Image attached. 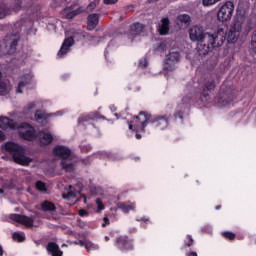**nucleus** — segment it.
Returning a JSON list of instances; mask_svg holds the SVG:
<instances>
[{
	"instance_id": "f257e3e1",
	"label": "nucleus",
	"mask_w": 256,
	"mask_h": 256,
	"mask_svg": "<svg viewBox=\"0 0 256 256\" xmlns=\"http://www.w3.org/2000/svg\"><path fill=\"white\" fill-rule=\"evenodd\" d=\"M169 119L171 115L165 114L162 116H152L147 112L141 111L139 115L134 116L129 122V129L134 131L136 139H143L142 133H145V129L149 123H151L156 129L164 131L169 127Z\"/></svg>"
},
{
	"instance_id": "f03ea898",
	"label": "nucleus",
	"mask_w": 256,
	"mask_h": 256,
	"mask_svg": "<svg viewBox=\"0 0 256 256\" xmlns=\"http://www.w3.org/2000/svg\"><path fill=\"white\" fill-rule=\"evenodd\" d=\"M4 151L12 156L14 163H17V165L26 166L32 161L30 157L25 156L23 147L15 142H6L4 144Z\"/></svg>"
},
{
	"instance_id": "7ed1b4c3",
	"label": "nucleus",
	"mask_w": 256,
	"mask_h": 256,
	"mask_svg": "<svg viewBox=\"0 0 256 256\" xmlns=\"http://www.w3.org/2000/svg\"><path fill=\"white\" fill-rule=\"evenodd\" d=\"M241 31H243V18L235 17L228 30L227 43L235 44L236 41H239Z\"/></svg>"
},
{
	"instance_id": "20e7f679",
	"label": "nucleus",
	"mask_w": 256,
	"mask_h": 256,
	"mask_svg": "<svg viewBox=\"0 0 256 256\" xmlns=\"http://www.w3.org/2000/svg\"><path fill=\"white\" fill-rule=\"evenodd\" d=\"M235 11V5L232 1L225 2L220 9L218 10L217 17L218 20L222 23L225 21H231V17H233V12Z\"/></svg>"
},
{
	"instance_id": "39448f33",
	"label": "nucleus",
	"mask_w": 256,
	"mask_h": 256,
	"mask_svg": "<svg viewBox=\"0 0 256 256\" xmlns=\"http://www.w3.org/2000/svg\"><path fill=\"white\" fill-rule=\"evenodd\" d=\"M207 43H210L212 49L216 47H221L227 41V34L223 29H219L214 34H207Z\"/></svg>"
},
{
	"instance_id": "423d86ee",
	"label": "nucleus",
	"mask_w": 256,
	"mask_h": 256,
	"mask_svg": "<svg viewBox=\"0 0 256 256\" xmlns=\"http://www.w3.org/2000/svg\"><path fill=\"white\" fill-rule=\"evenodd\" d=\"M215 101L218 107H227V105L233 103V94H231V91L225 90V88L221 86Z\"/></svg>"
},
{
	"instance_id": "0eeeda50",
	"label": "nucleus",
	"mask_w": 256,
	"mask_h": 256,
	"mask_svg": "<svg viewBox=\"0 0 256 256\" xmlns=\"http://www.w3.org/2000/svg\"><path fill=\"white\" fill-rule=\"evenodd\" d=\"M207 35L209 33H205V29L202 26L194 25L189 29V38L193 42L207 41Z\"/></svg>"
},
{
	"instance_id": "6e6552de",
	"label": "nucleus",
	"mask_w": 256,
	"mask_h": 256,
	"mask_svg": "<svg viewBox=\"0 0 256 256\" xmlns=\"http://www.w3.org/2000/svg\"><path fill=\"white\" fill-rule=\"evenodd\" d=\"M179 61H181V53L177 51L170 52L168 55H166L164 61V71L171 73V71L175 69V64L179 63Z\"/></svg>"
},
{
	"instance_id": "1a4fd4ad",
	"label": "nucleus",
	"mask_w": 256,
	"mask_h": 256,
	"mask_svg": "<svg viewBox=\"0 0 256 256\" xmlns=\"http://www.w3.org/2000/svg\"><path fill=\"white\" fill-rule=\"evenodd\" d=\"M21 129H27L26 131H19V137L24 139L25 141H33L37 139V132L35 131V127L31 126V124L27 122H23L20 124Z\"/></svg>"
},
{
	"instance_id": "9d476101",
	"label": "nucleus",
	"mask_w": 256,
	"mask_h": 256,
	"mask_svg": "<svg viewBox=\"0 0 256 256\" xmlns=\"http://www.w3.org/2000/svg\"><path fill=\"white\" fill-rule=\"evenodd\" d=\"M115 247L120 251H133V240L129 239V236H119L116 238Z\"/></svg>"
},
{
	"instance_id": "9b49d317",
	"label": "nucleus",
	"mask_w": 256,
	"mask_h": 256,
	"mask_svg": "<svg viewBox=\"0 0 256 256\" xmlns=\"http://www.w3.org/2000/svg\"><path fill=\"white\" fill-rule=\"evenodd\" d=\"M215 90V80L207 81L202 89L199 100L201 103H211V91Z\"/></svg>"
},
{
	"instance_id": "f8f14e48",
	"label": "nucleus",
	"mask_w": 256,
	"mask_h": 256,
	"mask_svg": "<svg viewBox=\"0 0 256 256\" xmlns=\"http://www.w3.org/2000/svg\"><path fill=\"white\" fill-rule=\"evenodd\" d=\"M11 221H15L16 223H20L25 227H33L35 223V216H27L23 214H11L10 217Z\"/></svg>"
},
{
	"instance_id": "ddd939ff",
	"label": "nucleus",
	"mask_w": 256,
	"mask_h": 256,
	"mask_svg": "<svg viewBox=\"0 0 256 256\" xmlns=\"http://www.w3.org/2000/svg\"><path fill=\"white\" fill-rule=\"evenodd\" d=\"M73 45H75V39H73L72 36L64 39L60 50L57 53V57L59 59H63L64 55H67V53H69V51H71V47H73Z\"/></svg>"
},
{
	"instance_id": "4468645a",
	"label": "nucleus",
	"mask_w": 256,
	"mask_h": 256,
	"mask_svg": "<svg viewBox=\"0 0 256 256\" xmlns=\"http://www.w3.org/2000/svg\"><path fill=\"white\" fill-rule=\"evenodd\" d=\"M97 120L109 121L99 111H93V112H90V113L78 118V123L81 124V123H85L87 121H97Z\"/></svg>"
},
{
	"instance_id": "2eb2a0df",
	"label": "nucleus",
	"mask_w": 256,
	"mask_h": 256,
	"mask_svg": "<svg viewBox=\"0 0 256 256\" xmlns=\"http://www.w3.org/2000/svg\"><path fill=\"white\" fill-rule=\"evenodd\" d=\"M53 154L56 155V157H60L63 161L71 157V149L67 146L57 145L53 148Z\"/></svg>"
},
{
	"instance_id": "dca6fc26",
	"label": "nucleus",
	"mask_w": 256,
	"mask_h": 256,
	"mask_svg": "<svg viewBox=\"0 0 256 256\" xmlns=\"http://www.w3.org/2000/svg\"><path fill=\"white\" fill-rule=\"evenodd\" d=\"M211 49H213V47H211V43L207 42V40L199 41L196 47L197 53L200 57H205Z\"/></svg>"
},
{
	"instance_id": "f3484780",
	"label": "nucleus",
	"mask_w": 256,
	"mask_h": 256,
	"mask_svg": "<svg viewBox=\"0 0 256 256\" xmlns=\"http://www.w3.org/2000/svg\"><path fill=\"white\" fill-rule=\"evenodd\" d=\"M83 13V9L77 8L76 10H73V7H66L62 10V15L65 17V19H75L77 15H81Z\"/></svg>"
},
{
	"instance_id": "a211bd4d",
	"label": "nucleus",
	"mask_w": 256,
	"mask_h": 256,
	"mask_svg": "<svg viewBox=\"0 0 256 256\" xmlns=\"http://www.w3.org/2000/svg\"><path fill=\"white\" fill-rule=\"evenodd\" d=\"M0 129H17V123H15V120L9 117L1 116Z\"/></svg>"
},
{
	"instance_id": "6ab92c4d",
	"label": "nucleus",
	"mask_w": 256,
	"mask_h": 256,
	"mask_svg": "<svg viewBox=\"0 0 256 256\" xmlns=\"http://www.w3.org/2000/svg\"><path fill=\"white\" fill-rule=\"evenodd\" d=\"M100 15L97 13L89 14L87 17V31H93L99 25Z\"/></svg>"
},
{
	"instance_id": "aec40b11",
	"label": "nucleus",
	"mask_w": 256,
	"mask_h": 256,
	"mask_svg": "<svg viewBox=\"0 0 256 256\" xmlns=\"http://www.w3.org/2000/svg\"><path fill=\"white\" fill-rule=\"evenodd\" d=\"M145 31V26L140 22H135L134 24L130 25V35L132 37H139Z\"/></svg>"
},
{
	"instance_id": "412c9836",
	"label": "nucleus",
	"mask_w": 256,
	"mask_h": 256,
	"mask_svg": "<svg viewBox=\"0 0 256 256\" xmlns=\"http://www.w3.org/2000/svg\"><path fill=\"white\" fill-rule=\"evenodd\" d=\"M40 209L44 213H55V211H57V206H55V203H53L49 200H44L40 204Z\"/></svg>"
},
{
	"instance_id": "4be33fe9",
	"label": "nucleus",
	"mask_w": 256,
	"mask_h": 256,
	"mask_svg": "<svg viewBox=\"0 0 256 256\" xmlns=\"http://www.w3.org/2000/svg\"><path fill=\"white\" fill-rule=\"evenodd\" d=\"M170 25H171V22L169 21V19L167 17L162 18L161 25L158 28L159 35H169Z\"/></svg>"
},
{
	"instance_id": "5701e85b",
	"label": "nucleus",
	"mask_w": 256,
	"mask_h": 256,
	"mask_svg": "<svg viewBox=\"0 0 256 256\" xmlns=\"http://www.w3.org/2000/svg\"><path fill=\"white\" fill-rule=\"evenodd\" d=\"M46 249L52 256H63V252L59 248V245L55 242H49Z\"/></svg>"
},
{
	"instance_id": "b1692460",
	"label": "nucleus",
	"mask_w": 256,
	"mask_h": 256,
	"mask_svg": "<svg viewBox=\"0 0 256 256\" xmlns=\"http://www.w3.org/2000/svg\"><path fill=\"white\" fill-rule=\"evenodd\" d=\"M37 137L40 138V143L42 145H51V143H53V135L51 133H47V132H39V134L37 135Z\"/></svg>"
},
{
	"instance_id": "393cba45",
	"label": "nucleus",
	"mask_w": 256,
	"mask_h": 256,
	"mask_svg": "<svg viewBox=\"0 0 256 256\" xmlns=\"http://www.w3.org/2000/svg\"><path fill=\"white\" fill-rule=\"evenodd\" d=\"M60 167L66 171V173H72L75 169V165L73 162H67V160H62L60 163Z\"/></svg>"
},
{
	"instance_id": "a878e982",
	"label": "nucleus",
	"mask_w": 256,
	"mask_h": 256,
	"mask_svg": "<svg viewBox=\"0 0 256 256\" xmlns=\"http://www.w3.org/2000/svg\"><path fill=\"white\" fill-rule=\"evenodd\" d=\"M34 117L36 121H47L51 117V114H47L43 110H36Z\"/></svg>"
},
{
	"instance_id": "bb28decb",
	"label": "nucleus",
	"mask_w": 256,
	"mask_h": 256,
	"mask_svg": "<svg viewBox=\"0 0 256 256\" xmlns=\"http://www.w3.org/2000/svg\"><path fill=\"white\" fill-rule=\"evenodd\" d=\"M17 45H19V39L18 38H12L10 42L6 43V47L9 46L8 52L9 53H15L17 51Z\"/></svg>"
},
{
	"instance_id": "cd10ccee",
	"label": "nucleus",
	"mask_w": 256,
	"mask_h": 256,
	"mask_svg": "<svg viewBox=\"0 0 256 256\" xmlns=\"http://www.w3.org/2000/svg\"><path fill=\"white\" fill-rule=\"evenodd\" d=\"M73 39H76V41H81L85 38H87V32L83 31V30H76L74 32H72V36Z\"/></svg>"
},
{
	"instance_id": "c85d7f7f",
	"label": "nucleus",
	"mask_w": 256,
	"mask_h": 256,
	"mask_svg": "<svg viewBox=\"0 0 256 256\" xmlns=\"http://www.w3.org/2000/svg\"><path fill=\"white\" fill-rule=\"evenodd\" d=\"M84 247L88 253H91V251H97L99 249V245L94 244L93 242H91L89 240H86Z\"/></svg>"
},
{
	"instance_id": "c756f323",
	"label": "nucleus",
	"mask_w": 256,
	"mask_h": 256,
	"mask_svg": "<svg viewBox=\"0 0 256 256\" xmlns=\"http://www.w3.org/2000/svg\"><path fill=\"white\" fill-rule=\"evenodd\" d=\"M177 19L180 23H185V25H189V23H191V16H189V14H180Z\"/></svg>"
},
{
	"instance_id": "7c9ffc66",
	"label": "nucleus",
	"mask_w": 256,
	"mask_h": 256,
	"mask_svg": "<svg viewBox=\"0 0 256 256\" xmlns=\"http://www.w3.org/2000/svg\"><path fill=\"white\" fill-rule=\"evenodd\" d=\"M75 197H77V194L73 191V186H69V191L62 194V199H75Z\"/></svg>"
},
{
	"instance_id": "2f4dec72",
	"label": "nucleus",
	"mask_w": 256,
	"mask_h": 256,
	"mask_svg": "<svg viewBox=\"0 0 256 256\" xmlns=\"http://www.w3.org/2000/svg\"><path fill=\"white\" fill-rule=\"evenodd\" d=\"M12 239L18 243H23V241H25V235H23L21 232H14Z\"/></svg>"
},
{
	"instance_id": "473e14b6",
	"label": "nucleus",
	"mask_w": 256,
	"mask_h": 256,
	"mask_svg": "<svg viewBox=\"0 0 256 256\" xmlns=\"http://www.w3.org/2000/svg\"><path fill=\"white\" fill-rule=\"evenodd\" d=\"M222 237H224V239H228V241H235L237 235L231 231H224L222 232Z\"/></svg>"
},
{
	"instance_id": "72a5a7b5",
	"label": "nucleus",
	"mask_w": 256,
	"mask_h": 256,
	"mask_svg": "<svg viewBox=\"0 0 256 256\" xmlns=\"http://www.w3.org/2000/svg\"><path fill=\"white\" fill-rule=\"evenodd\" d=\"M35 187L37 189V191H41L42 193H45V191H47V185L45 184V182L38 180L35 184Z\"/></svg>"
},
{
	"instance_id": "f704fd0d",
	"label": "nucleus",
	"mask_w": 256,
	"mask_h": 256,
	"mask_svg": "<svg viewBox=\"0 0 256 256\" xmlns=\"http://www.w3.org/2000/svg\"><path fill=\"white\" fill-rule=\"evenodd\" d=\"M249 49L250 51H252V53L256 54V32H253L252 34V39H251Z\"/></svg>"
},
{
	"instance_id": "c9c22d12",
	"label": "nucleus",
	"mask_w": 256,
	"mask_h": 256,
	"mask_svg": "<svg viewBox=\"0 0 256 256\" xmlns=\"http://www.w3.org/2000/svg\"><path fill=\"white\" fill-rule=\"evenodd\" d=\"M29 83H31V80H25V81H20L18 83V87H17V93H23V90H21L22 87H25L26 85H29Z\"/></svg>"
},
{
	"instance_id": "e433bc0d",
	"label": "nucleus",
	"mask_w": 256,
	"mask_h": 256,
	"mask_svg": "<svg viewBox=\"0 0 256 256\" xmlns=\"http://www.w3.org/2000/svg\"><path fill=\"white\" fill-rule=\"evenodd\" d=\"M96 205H97V213H101L105 209V205L103 204V201L101 198L96 199Z\"/></svg>"
},
{
	"instance_id": "4c0bfd02",
	"label": "nucleus",
	"mask_w": 256,
	"mask_h": 256,
	"mask_svg": "<svg viewBox=\"0 0 256 256\" xmlns=\"http://www.w3.org/2000/svg\"><path fill=\"white\" fill-rule=\"evenodd\" d=\"M221 0H202L203 7H211V5H215V3H219Z\"/></svg>"
},
{
	"instance_id": "58836bf2",
	"label": "nucleus",
	"mask_w": 256,
	"mask_h": 256,
	"mask_svg": "<svg viewBox=\"0 0 256 256\" xmlns=\"http://www.w3.org/2000/svg\"><path fill=\"white\" fill-rule=\"evenodd\" d=\"M3 74L0 71V93H5L7 91V84L1 80Z\"/></svg>"
},
{
	"instance_id": "ea45409f",
	"label": "nucleus",
	"mask_w": 256,
	"mask_h": 256,
	"mask_svg": "<svg viewBox=\"0 0 256 256\" xmlns=\"http://www.w3.org/2000/svg\"><path fill=\"white\" fill-rule=\"evenodd\" d=\"M186 238L188 239V242H185L184 247H192L193 245V236L187 235Z\"/></svg>"
},
{
	"instance_id": "a19ab883",
	"label": "nucleus",
	"mask_w": 256,
	"mask_h": 256,
	"mask_svg": "<svg viewBox=\"0 0 256 256\" xmlns=\"http://www.w3.org/2000/svg\"><path fill=\"white\" fill-rule=\"evenodd\" d=\"M78 215L80 217H89V211L85 210V209H80L78 211Z\"/></svg>"
},
{
	"instance_id": "79ce46f5",
	"label": "nucleus",
	"mask_w": 256,
	"mask_h": 256,
	"mask_svg": "<svg viewBox=\"0 0 256 256\" xmlns=\"http://www.w3.org/2000/svg\"><path fill=\"white\" fill-rule=\"evenodd\" d=\"M95 7H97V1H93L90 4H88L87 9L88 11H94Z\"/></svg>"
},
{
	"instance_id": "37998d69",
	"label": "nucleus",
	"mask_w": 256,
	"mask_h": 256,
	"mask_svg": "<svg viewBox=\"0 0 256 256\" xmlns=\"http://www.w3.org/2000/svg\"><path fill=\"white\" fill-rule=\"evenodd\" d=\"M85 243L86 240H78L73 242L74 245H79L80 247H85Z\"/></svg>"
},
{
	"instance_id": "c03bdc74",
	"label": "nucleus",
	"mask_w": 256,
	"mask_h": 256,
	"mask_svg": "<svg viewBox=\"0 0 256 256\" xmlns=\"http://www.w3.org/2000/svg\"><path fill=\"white\" fill-rule=\"evenodd\" d=\"M118 0H103L104 5H115Z\"/></svg>"
},
{
	"instance_id": "a18cd8bd",
	"label": "nucleus",
	"mask_w": 256,
	"mask_h": 256,
	"mask_svg": "<svg viewBox=\"0 0 256 256\" xmlns=\"http://www.w3.org/2000/svg\"><path fill=\"white\" fill-rule=\"evenodd\" d=\"M110 221H109V217H104L103 218V223H102V227H107V225H109Z\"/></svg>"
},
{
	"instance_id": "49530a36",
	"label": "nucleus",
	"mask_w": 256,
	"mask_h": 256,
	"mask_svg": "<svg viewBox=\"0 0 256 256\" xmlns=\"http://www.w3.org/2000/svg\"><path fill=\"white\" fill-rule=\"evenodd\" d=\"M140 67H147V60H140Z\"/></svg>"
},
{
	"instance_id": "de8ad7c7",
	"label": "nucleus",
	"mask_w": 256,
	"mask_h": 256,
	"mask_svg": "<svg viewBox=\"0 0 256 256\" xmlns=\"http://www.w3.org/2000/svg\"><path fill=\"white\" fill-rule=\"evenodd\" d=\"M34 107H35V102H32V103L28 104L29 111H31V109H34Z\"/></svg>"
},
{
	"instance_id": "09e8293b",
	"label": "nucleus",
	"mask_w": 256,
	"mask_h": 256,
	"mask_svg": "<svg viewBox=\"0 0 256 256\" xmlns=\"http://www.w3.org/2000/svg\"><path fill=\"white\" fill-rule=\"evenodd\" d=\"M0 141H5V134L0 131Z\"/></svg>"
},
{
	"instance_id": "8fccbe9b",
	"label": "nucleus",
	"mask_w": 256,
	"mask_h": 256,
	"mask_svg": "<svg viewBox=\"0 0 256 256\" xmlns=\"http://www.w3.org/2000/svg\"><path fill=\"white\" fill-rule=\"evenodd\" d=\"M186 256H198L197 252L186 253Z\"/></svg>"
},
{
	"instance_id": "3c124183",
	"label": "nucleus",
	"mask_w": 256,
	"mask_h": 256,
	"mask_svg": "<svg viewBox=\"0 0 256 256\" xmlns=\"http://www.w3.org/2000/svg\"><path fill=\"white\" fill-rule=\"evenodd\" d=\"M176 117H179V118L183 119V112H178L176 114Z\"/></svg>"
},
{
	"instance_id": "603ef678",
	"label": "nucleus",
	"mask_w": 256,
	"mask_h": 256,
	"mask_svg": "<svg viewBox=\"0 0 256 256\" xmlns=\"http://www.w3.org/2000/svg\"><path fill=\"white\" fill-rule=\"evenodd\" d=\"M135 6L134 5H128L127 7H126V11H129L130 9H133Z\"/></svg>"
},
{
	"instance_id": "864d4df0",
	"label": "nucleus",
	"mask_w": 256,
	"mask_h": 256,
	"mask_svg": "<svg viewBox=\"0 0 256 256\" xmlns=\"http://www.w3.org/2000/svg\"><path fill=\"white\" fill-rule=\"evenodd\" d=\"M3 253H4L3 246L0 245V256H3Z\"/></svg>"
},
{
	"instance_id": "5fc2aeb1",
	"label": "nucleus",
	"mask_w": 256,
	"mask_h": 256,
	"mask_svg": "<svg viewBox=\"0 0 256 256\" xmlns=\"http://www.w3.org/2000/svg\"><path fill=\"white\" fill-rule=\"evenodd\" d=\"M142 221L147 224L149 223V218H142Z\"/></svg>"
},
{
	"instance_id": "6e6d98bb",
	"label": "nucleus",
	"mask_w": 256,
	"mask_h": 256,
	"mask_svg": "<svg viewBox=\"0 0 256 256\" xmlns=\"http://www.w3.org/2000/svg\"><path fill=\"white\" fill-rule=\"evenodd\" d=\"M219 209H221V205L215 206V210H216V211H219Z\"/></svg>"
},
{
	"instance_id": "4d7b16f0",
	"label": "nucleus",
	"mask_w": 256,
	"mask_h": 256,
	"mask_svg": "<svg viewBox=\"0 0 256 256\" xmlns=\"http://www.w3.org/2000/svg\"><path fill=\"white\" fill-rule=\"evenodd\" d=\"M3 193H5V189L0 188V195H3Z\"/></svg>"
},
{
	"instance_id": "13d9d810",
	"label": "nucleus",
	"mask_w": 256,
	"mask_h": 256,
	"mask_svg": "<svg viewBox=\"0 0 256 256\" xmlns=\"http://www.w3.org/2000/svg\"><path fill=\"white\" fill-rule=\"evenodd\" d=\"M105 241H109V237L108 236L105 237Z\"/></svg>"
},
{
	"instance_id": "bf43d9fd",
	"label": "nucleus",
	"mask_w": 256,
	"mask_h": 256,
	"mask_svg": "<svg viewBox=\"0 0 256 256\" xmlns=\"http://www.w3.org/2000/svg\"><path fill=\"white\" fill-rule=\"evenodd\" d=\"M84 203H87V198H84Z\"/></svg>"
},
{
	"instance_id": "052dcab7",
	"label": "nucleus",
	"mask_w": 256,
	"mask_h": 256,
	"mask_svg": "<svg viewBox=\"0 0 256 256\" xmlns=\"http://www.w3.org/2000/svg\"><path fill=\"white\" fill-rule=\"evenodd\" d=\"M62 247H67V245L63 244Z\"/></svg>"
},
{
	"instance_id": "680f3d73",
	"label": "nucleus",
	"mask_w": 256,
	"mask_h": 256,
	"mask_svg": "<svg viewBox=\"0 0 256 256\" xmlns=\"http://www.w3.org/2000/svg\"><path fill=\"white\" fill-rule=\"evenodd\" d=\"M98 111H101V108H98Z\"/></svg>"
},
{
	"instance_id": "e2e57ef3",
	"label": "nucleus",
	"mask_w": 256,
	"mask_h": 256,
	"mask_svg": "<svg viewBox=\"0 0 256 256\" xmlns=\"http://www.w3.org/2000/svg\"><path fill=\"white\" fill-rule=\"evenodd\" d=\"M128 207V209H130L131 208V206H127Z\"/></svg>"
},
{
	"instance_id": "0e129e2a",
	"label": "nucleus",
	"mask_w": 256,
	"mask_h": 256,
	"mask_svg": "<svg viewBox=\"0 0 256 256\" xmlns=\"http://www.w3.org/2000/svg\"><path fill=\"white\" fill-rule=\"evenodd\" d=\"M254 243H255V245H256V239H255Z\"/></svg>"
},
{
	"instance_id": "69168bd1",
	"label": "nucleus",
	"mask_w": 256,
	"mask_h": 256,
	"mask_svg": "<svg viewBox=\"0 0 256 256\" xmlns=\"http://www.w3.org/2000/svg\"><path fill=\"white\" fill-rule=\"evenodd\" d=\"M1 15H2V14H1V12H0V19H1Z\"/></svg>"
},
{
	"instance_id": "338daca9",
	"label": "nucleus",
	"mask_w": 256,
	"mask_h": 256,
	"mask_svg": "<svg viewBox=\"0 0 256 256\" xmlns=\"http://www.w3.org/2000/svg\"><path fill=\"white\" fill-rule=\"evenodd\" d=\"M182 101H185V98H183Z\"/></svg>"
},
{
	"instance_id": "774afa93",
	"label": "nucleus",
	"mask_w": 256,
	"mask_h": 256,
	"mask_svg": "<svg viewBox=\"0 0 256 256\" xmlns=\"http://www.w3.org/2000/svg\"><path fill=\"white\" fill-rule=\"evenodd\" d=\"M116 117H117V113L116 114H114Z\"/></svg>"
}]
</instances>
